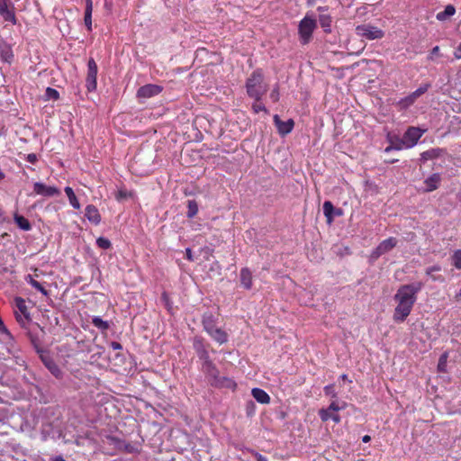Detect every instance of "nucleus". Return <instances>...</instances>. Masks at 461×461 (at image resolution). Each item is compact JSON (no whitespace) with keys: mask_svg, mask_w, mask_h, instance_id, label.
Returning a JSON list of instances; mask_svg holds the SVG:
<instances>
[{"mask_svg":"<svg viewBox=\"0 0 461 461\" xmlns=\"http://www.w3.org/2000/svg\"><path fill=\"white\" fill-rule=\"evenodd\" d=\"M245 410H246L247 416H249V417L253 416L255 414V411H256L255 402L250 399L248 400L245 404Z\"/></svg>","mask_w":461,"mask_h":461,"instance_id":"nucleus-44","label":"nucleus"},{"mask_svg":"<svg viewBox=\"0 0 461 461\" xmlns=\"http://www.w3.org/2000/svg\"><path fill=\"white\" fill-rule=\"evenodd\" d=\"M454 56H455L456 59H461V42L459 43V45L456 49V50L454 52Z\"/></svg>","mask_w":461,"mask_h":461,"instance_id":"nucleus-59","label":"nucleus"},{"mask_svg":"<svg viewBox=\"0 0 461 461\" xmlns=\"http://www.w3.org/2000/svg\"><path fill=\"white\" fill-rule=\"evenodd\" d=\"M423 133L424 131L418 127H409L402 138H400V142H402L403 149H411L417 144Z\"/></svg>","mask_w":461,"mask_h":461,"instance_id":"nucleus-5","label":"nucleus"},{"mask_svg":"<svg viewBox=\"0 0 461 461\" xmlns=\"http://www.w3.org/2000/svg\"><path fill=\"white\" fill-rule=\"evenodd\" d=\"M422 287L423 285L420 282L403 285L397 290V293L394 295V300L414 305L417 300V294L422 289Z\"/></svg>","mask_w":461,"mask_h":461,"instance_id":"nucleus-2","label":"nucleus"},{"mask_svg":"<svg viewBox=\"0 0 461 461\" xmlns=\"http://www.w3.org/2000/svg\"><path fill=\"white\" fill-rule=\"evenodd\" d=\"M92 324L101 331H105L109 329V323L99 316L92 318Z\"/></svg>","mask_w":461,"mask_h":461,"instance_id":"nucleus-34","label":"nucleus"},{"mask_svg":"<svg viewBox=\"0 0 461 461\" xmlns=\"http://www.w3.org/2000/svg\"><path fill=\"white\" fill-rule=\"evenodd\" d=\"M161 300L165 303V304H166V306L167 308L171 307L170 301H169V296H168V294L166 292L162 293Z\"/></svg>","mask_w":461,"mask_h":461,"instance_id":"nucleus-53","label":"nucleus"},{"mask_svg":"<svg viewBox=\"0 0 461 461\" xmlns=\"http://www.w3.org/2000/svg\"><path fill=\"white\" fill-rule=\"evenodd\" d=\"M193 347L202 364L212 361L209 354L210 345L205 344L203 338L195 337L193 341Z\"/></svg>","mask_w":461,"mask_h":461,"instance_id":"nucleus-8","label":"nucleus"},{"mask_svg":"<svg viewBox=\"0 0 461 461\" xmlns=\"http://www.w3.org/2000/svg\"><path fill=\"white\" fill-rule=\"evenodd\" d=\"M447 353H444L440 356V357L438 359V368L439 371H444V367L447 364Z\"/></svg>","mask_w":461,"mask_h":461,"instance_id":"nucleus-51","label":"nucleus"},{"mask_svg":"<svg viewBox=\"0 0 461 461\" xmlns=\"http://www.w3.org/2000/svg\"><path fill=\"white\" fill-rule=\"evenodd\" d=\"M455 13H456V8H455V6H454V5H447L445 7L444 11L439 12V13H438V14H437V16H436V17H437V19H438V21H445V20H447V18H449V17L453 16V15L455 14Z\"/></svg>","mask_w":461,"mask_h":461,"instance_id":"nucleus-31","label":"nucleus"},{"mask_svg":"<svg viewBox=\"0 0 461 461\" xmlns=\"http://www.w3.org/2000/svg\"><path fill=\"white\" fill-rule=\"evenodd\" d=\"M445 153V149L440 148H434L428 149L420 154V162L424 163L428 160L437 158Z\"/></svg>","mask_w":461,"mask_h":461,"instance_id":"nucleus-24","label":"nucleus"},{"mask_svg":"<svg viewBox=\"0 0 461 461\" xmlns=\"http://www.w3.org/2000/svg\"><path fill=\"white\" fill-rule=\"evenodd\" d=\"M345 402H343L342 405H339L337 402H332L328 408L333 412H338L339 411L345 409Z\"/></svg>","mask_w":461,"mask_h":461,"instance_id":"nucleus-50","label":"nucleus"},{"mask_svg":"<svg viewBox=\"0 0 461 461\" xmlns=\"http://www.w3.org/2000/svg\"><path fill=\"white\" fill-rule=\"evenodd\" d=\"M396 302L398 304L394 309L393 320L396 322H402L410 315V313L412 310L413 304L401 302V301H396Z\"/></svg>","mask_w":461,"mask_h":461,"instance_id":"nucleus-12","label":"nucleus"},{"mask_svg":"<svg viewBox=\"0 0 461 461\" xmlns=\"http://www.w3.org/2000/svg\"><path fill=\"white\" fill-rule=\"evenodd\" d=\"M68 198V201H69V203L70 205L74 208V209H79L80 208V203L73 191V189L70 187V186H66L65 189H64Z\"/></svg>","mask_w":461,"mask_h":461,"instance_id":"nucleus-33","label":"nucleus"},{"mask_svg":"<svg viewBox=\"0 0 461 461\" xmlns=\"http://www.w3.org/2000/svg\"><path fill=\"white\" fill-rule=\"evenodd\" d=\"M38 355L45 367L50 372V374L53 376H55L57 379H61L63 377L62 370L59 368V366L57 365L53 357L50 356L49 350H40Z\"/></svg>","mask_w":461,"mask_h":461,"instance_id":"nucleus-4","label":"nucleus"},{"mask_svg":"<svg viewBox=\"0 0 461 461\" xmlns=\"http://www.w3.org/2000/svg\"><path fill=\"white\" fill-rule=\"evenodd\" d=\"M451 264L456 269H461V249H456L451 255Z\"/></svg>","mask_w":461,"mask_h":461,"instance_id":"nucleus-40","label":"nucleus"},{"mask_svg":"<svg viewBox=\"0 0 461 461\" xmlns=\"http://www.w3.org/2000/svg\"><path fill=\"white\" fill-rule=\"evenodd\" d=\"M397 245V240L393 237H390L382 242L373 250L371 257L377 259L382 255L391 251Z\"/></svg>","mask_w":461,"mask_h":461,"instance_id":"nucleus-11","label":"nucleus"},{"mask_svg":"<svg viewBox=\"0 0 461 461\" xmlns=\"http://www.w3.org/2000/svg\"><path fill=\"white\" fill-rule=\"evenodd\" d=\"M14 221L18 227L23 230H30L32 229L30 221L22 215H15Z\"/></svg>","mask_w":461,"mask_h":461,"instance_id":"nucleus-35","label":"nucleus"},{"mask_svg":"<svg viewBox=\"0 0 461 461\" xmlns=\"http://www.w3.org/2000/svg\"><path fill=\"white\" fill-rule=\"evenodd\" d=\"M323 391H324L325 395H327V396H330L332 398L337 397V393L335 391L334 384H328V385L324 386Z\"/></svg>","mask_w":461,"mask_h":461,"instance_id":"nucleus-48","label":"nucleus"},{"mask_svg":"<svg viewBox=\"0 0 461 461\" xmlns=\"http://www.w3.org/2000/svg\"><path fill=\"white\" fill-rule=\"evenodd\" d=\"M256 457H257V461H267V458L266 456H262L261 454H257Z\"/></svg>","mask_w":461,"mask_h":461,"instance_id":"nucleus-62","label":"nucleus"},{"mask_svg":"<svg viewBox=\"0 0 461 461\" xmlns=\"http://www.w3.org/2000/svg\"><path fill=\"white\" fill-rule=\"evenodd\" d=\"M333 411H331L329 408L321 409L319 411V416L322 421H328L330 420Z\"/></svg>","mask_w":461,"mask_h":461,"instance_id":"nucleus-45","label":"nucleus"},{"mask_svg":"<svg viewBox=\"0 0 461 461\" xmlns=\"http://www.w3.org/2000/svg\"><path fill=\"white\" fill-rule=\"evenodd\" d=\"M252 272L248 267H242L240 273V279L242 287L246 290H250L253 286Z\"/></svg>","mask_w":461,"mask_h":461,"instance_id":"nucleus-22","label":"nucleus"},{"mask_svg":"<svg viewBox=\"0 0 461 461\" xmlns=\"http://www.w3.org/2000/svg\"><path fill=\"white\" fill-rule=\"evenodd\" d=\"M14 303H15V306L20 311V312L23 315V317L26 320H29L30 319V313L28 312L25 300L23 299L22 297H16L14 299Z\"/></svg>","mask_w":461,"mask_h":461,"instance_id":"nucleus-32","label":"nucleus"},{"mask_svg":"<svg viewBox=\"0 0 461 461\" xmlns=\"http://www.w3.org/2000/svg\"><path fill=\"white\" fill-rule=\"evenodd\" d=\"M33 191L35 194L46 197H52L60 194V191L57 187L46 185L41 182L34 183Z\"/></svg>","mask_w":461,"mask_h":461,"instance_id":"nucleus-16","label":"nucleus"},{"mask_svg":"<svg viewBox=\"0 0 461 461\" xmlns=\"http://www.w3.org/2000/svg\"><path fill=\"white\" fill-rule=\"evenodd\" d=\"M396 138H399L397 135H392V134H388L387 135V141L389 142V144L391 145H394L396 144Z\"/></svg>","mask_w":461,"mask_h":461,"instance_id":"nucleus-57","label":"nucleus"},{"mask_svg":"<svg viewBox=\"0 0 461 461\" xmlns=\"http://www.w3.org/2000/svg\"><path fill=\"white\" fill-rule=\"evenodd\" d=\"M423 183L425 185L424 192H432L439 186L441 183V176L439 173H434L428 176Z\"/></svg>","mask_w":461,"mask_h":461,"instance_id":"nucleus-18","label":"nucleus"},{"mask_svg":"<svg viewBox=\"0 0 461 461\" xmlns=\"http://www.w3.org/2000/svg\"><path fill=\"white\" fill-rule=\"evenodd\" d=\"M220 384H212V386H215V387H227V388H232L234 389L236 387V383L228 378V377H221L220 376Z\"/></svg>","mask_w":461,"mask_h":461,"instance_id":"nucleus-38","label":"nucleus"},{"mask_svg":"<svg viewBox=\"0 0 461 461\" xmlns=\"http://www.w3.org/2000/svg\"><path fill=\"white\" fill-rule=\"evenodd\" d=\"M217 323V318L212 313V312H204L202 316V324L203 327V330L209 333L216 327Z\"/></svg>","mask_w":461,"mask_h":461,"instance_id":"nucleus-21","label":"nucleus"},{"mask_svg":"<svg viewBox=\"0 0 461 461\" xmlns=\"http://www.w3.org/2000/svg\"><path fill=\"white\" fill-rule=\"evenodd\" d=\"M317 27L316 20L306 14L299 23L298 34L301 44H308L312 38L314 30Z\"/></svg>","mask_w":461,"mask_h":461,"instance_id":"nucleus-3","label":"nucleus"},{"mask_svg":"<svg viewBox=\"0 0 461 461\" xmlns=\"http://www.w3.org/2000/svg\"><path fill=\"white\" fill-rule=\"evenodd\" d=\"M356 32L357 35L369 40H378L384 36V32L376 26L371 24H361L357 26Z\"/></svg>","mask_w":461,"mask_h":461,"instance_id":"nucleus-6","label":"nucleus"},{"mask_svg":"<svg viewBox=\"0 0 461 461\" xmlns=\"http://www.w3.org/2000/svg\"><path fill=\"white\" fill-rule=\"evenodd\" d=\"M252 109L255 113H258L259 112L267 113V109L266 108V106L263 104L259 103V101H256L252 104Z\"/></svg>","mask_w":461,"mask_h":461,"instance_id":"nucleus-49","label":"nucleus"},{"mask_svg":"<svg viewBox=\"0 0 461 461\" xmlns=\"http://www.w3.org/2000/svg\"><path fill=\"white\" fill-rule=\"evenodd\" d=\"M362 440H363V442L367 443V442H369V441L371 440V438H370V436H368V435H365V436L362 438Z\"/></svg>","mask_w":461,"mask_h":461,"instance_id":"nucleus-64","label":"nucleus"},{"mask_svg":"<svg viewBox=\"0 0 461 461\" xmlns=\"http://www.w3.org/2000/svg\"><path fill=\"white\" fill-rule=\"evenodd\" d=\"M335 423H339L341 419L340 416L337 412H333L330 418Z\"/></svg>","mask_w":461,"mask_h":461,"instance_id":"nucleus-60","label":"nucleus"},{"mask_svg":"<svg viewBox=\"0 0 461 461\" xmlns=\"http://www.w3.org/2000/svg\"><path fill=\"white\" fill-rule=\"evenodd\" d=\"M92 12H93V1L86 0V10H85V17L84 22L85 25L87 28V31H92Z\"/></svg>","mask_w":461,"mask_h":461,"instance_id":"nucleus-27","label":"nucleus"},{"mask_svg":"<svg viewBox=\"0 0 461 461\" xmlns=\"http://www.w3.org/2000/svg\"><path fill=\"white\" fill-rule=\"evenodd\" d=\"M163 90V87L155 85V84H148L140 87L137 91V97L139 98H150L155 95L160 94Z\"/></svg>","mask_w":461,"mask_h":461,"instance_id":"nucleus-13","label":"nucleus"},{"mask_svg":"<svg viewBox=\"0 0 461 461\" xmlns=\"http://www.w3.org/2000/svg\"><path fill=\"white\" fill-rule=\"evenodd\" d=\"M251 394L253 398L259 403L267 404L270 402V396L261 388H253Z\"/></svg>","mask_w":461,"mask_h":461,"instance_id":"nucleus-26","label":"nucleus"},{"mask_svg":"<svg viewBox=\"0 0 461 461\" xmlns=\"http://www.w3.org/2000/svg\"><path fill=\"white\" fill-rule=\"evenodd\" d=\"M323 213L327 223L331 224L336 216H341L343 211L341 208H335L330 201H325L323 203Z\"/></svg>","mask_w":461,"mask_h":461,"instance_id":"nucleus-17","label":"nucleus"},{"mask_svg":"<svg viewBox=\"0 0 461 461\" xmlns=\"http://www.w3.org/2000/svg\"><path fill=\"white\" fill-rule=\"evenodd\" d=\"M0 58L4 62L11 63L14 59L12 47L5 41H0Z\"/></svg>","mask_w":461,"mask_h":461,"instance_id":"nucleus-20","label":"nucleus"},{"mask_svg":"<svg viewBox=\"0 0 461 461\" xmlns=\"http://www.w3.org/2000/svg\"><path fill=\"white\" fill-rule=\"evenodd\" d=\"M201 370L208 379L211 385L220 384V372L213 361L202 364Z\"/></svg>","mask_w":461,"mask_h":461,"instance_id":"nucleus-10","label":"nucleus"},{"mask_svg":"<svg viewBox=\"0 0 461 461\" xmlns=\"http://www.w3.org/2000/svg\"><path fill=\"white\" fill-rule=\"evenodd\" d=\"M187 212H186V216L188 218H194L197 212H198V204L197 203L194 201V200H189L187 202Z\"/></svg>","mask_w":461,"mask_h":461,"instance_id":"nucleus-37","label":"nucleus"},{"mask_svg":"<svg viewBox=\"0 0 461 461\" xmlns=\"http://www.w3.org/2000/svg\"><path fill=\"white\" fill-rule=\"evenodd\" d=\"M25 159L31 164H35L38 161V157L35 153H30L26 155Z\"/></svg>","mask_w":461,"mask_h":461,"instance_id":"nucleus-52","label":"nucleus"},{"mask_svg":"<svg viewBox=\"0 0 461 461\" xmlns=\"http://www.w3.org/2000/svg\"><path fill=\"white\" fill-rule=\"evenodd\" d=\"M108 439L112 443H113L119 449H122L127 453L131 454V453L138 452V449L134 446H132L130 443L125 442L124 440L118 438L117 437L110 436V437H108Z\"/></svg>","mask_w":461,"mask_h":461,"instance_id":"nucleus-23","label":"nucleus"},{"mask_svg":"<svg viewBox=\"0 0 461 461\" xmlns=\"http://www.w3.org/2000/svg\"><path fill=\"white\" fill-rule=\"evenodd\" d=\"M319 23L325 33L331 32L332 18L328 14H321L319 15Z\"/></svg>","mask_w":461,"mask_h":461,"instance_id":"nucleus-28","label":"nucleus"},{"mask_svg":"<svg viewBox=\"0 0 461 461\" xmlns=\"http://www.w3.org/2000/svg\"><path fill=\"white\" fill-rule=\"evenodd\" d=\"M403 147H402V142H400V138H396V144L394 145H389L387 146L385 149H384V152L385 153H389L391 152L392 150H401L402 149Z\"/></svg>","mask_w":461,"mask_h":461,"instance_id":"nucleus-46","label":"nucleus"},{"mask_svg":"<svg viewBox=\"0 0 461 461\" xmlns=\"http://www.w3.org/2000/svg\"><path fill=\"white\" fill-rule=\"evenodd\" d=\"M6 348L8 353L15 358V363L17 365L21 366L25 365L24 359L22 357L16 355L17 350L15 349L14 341L13 342V347L11 346V344H6Z\"/></svg>","mask_w":461,"mask_h":461,"instance_id":"nucleus-36","label":"nucleus"},{"mask_svg":"<svg viewBox=\"0 0 461 461\" xmlns=\"http://www.w3.org/2000/svg\"><path fill=\"white\" fill-rule=\"evenodd\" d=\"M273 120L277 131L281 136L287 135L294 129V122L293 119H288L287 121L284 122L280 119L279 115L275 114Z\"/></svg>","mask_w":461,"mask_h":461,"instance_id":"nucleus-15","label":"nucleus"},{"mask_svg":"<svg viewBox=\"0 0 461 461\" xmlns=\"http://www.w3.org/2000/svg\"><path fill=\"white\" fill-rule=\"evenodd\" d=\"M0 15L5 22H10L14 25L17 23L14 5L11 0H0Z\"/></svg>","mask_w":461,"mask_h":461,"instance_id":"nucleus-9","label":"nucleus"},{"mask_svg":"<svg viewBox=\"0 0 461 461\" xmlns=\"http://www.w3.org/2000/svg\"><path fill=\"white\" fill-rule=\"evenodd\" d=\"M43 334L44 331L40 327H37L34 330H29L27 332V336L37 354H39L40 350H45V348L41 347V339Z\"/></svg>","mask_w":461,"mask_h":461,"instance_id":"nucleus-14","label":"nucleus"},{"mask_svg":"<svg viewBox=\"0 0 461 461\" xmlns=\"http://www.w3.org/2000/svg\"><path fill=\"white\" fill-rule=\"evenodd\" d=\"M440 267L439 266H432L430 267H428L427 270H426V274L427 275H431L432 272H438V271H440Z\"/></svg>","mask_w":461,"mask_h":461,"instance_id":"nucleus-56","label":"nucleus"},{"mask_svg":"<svg viewBox=\"0 0 461 461\" xmlns=\"http://www.w3.org/2000/svg\"><path fill=\"white\" fill-rule=\"evenodd\" d=\"M85 217L95 225H98L102 220L98 209L93 204H88L86 207Z\"/></svg>","mask_w":461,"mask_h":461,"instance_id":"nucleus-19","label":"nucleus"},{"mask_svg":"<svg viewBox=\"0 0 461 461\" xmlns=\"http://www.w3.org/2000/svg\"><path fill=\"white\" fill-rule=\"evenodd\" d=\"M185 258L188 261H194V258L193 257L192 249L190 248L185 249Z\"/></svg>","mask_w":461,"mask_h":461,"instance_id":"nucleus-55","label":"nucleus"},{"mask_svg":"<svg viewBox=\"0 0 461 461\" xmlns=\"http://www.w3.org/2000/svg\"><path fill=\"white\" fill-rule=\"evenodd\" d=\"M132 196V193L126 188H120L115 194V199L118 202H122Z\"/></svg>","mask_w":461,"mask_h":461,"instance_id":"nucleus-39","label":"nucleus"},{"mask_svg":"<svg viewBox=\"0 0 461 461\" xmlns=\"http://www.w3.org/2000/svg\"><path fill=\"white\" fill-rule=\"evenodd\" d=\"M96 245L99 249H109L112 247L111 241L104 237H99L96 239Z\"/></svg>","mask_w":461,"mask_h":461,"instance_id":"nucleus-42","label":"nucleus"},{"mask_svg":"<svg viewBox=\"0 0 461 461\" xmlns=\"http://www.w3.org/2000/svg\"><path fill=\"white\" fill-rule=\"evenodd\" d=\"M110 346L113 350H121L122 348V344L117 341H112Z\"/></svg>","mask_w":461,"mask_h":461,"instance_id":"nucleus-58","label":"nucleus"},{"mask_svg":"<svg viewBox=\"0 0 461 461\" xmlns=\"http://www.w3.org/2000/svg\"><path fill=\"white\" fill-rule=\"evenodd\" d=\"M25 281L43 295L47 296L49 294V291L40 282L35 280L32 275H27L25 276Z\"/></svg>","mask_w":461,"mask_h":461,"instance_id":"nucleus-29","label":"nucleus"},{"mask_svg":"<svg viewBox=\"0 0 461 461\" xmlns=\"http://www.w3.org/2000/svg\"><path fill=\"white\" fill-rule=\"evenodd\" d=\"M208 334L214 341L221 345L226 343L229 339L227 332L221 328H215Z\"/></svg>","mask_w":461,"mask_h":461,"instance_id":"nucleus-25","label":"nucleus"},{"mask_svg":"<svg viewBox=\"0 0 461 461\" xmlns=\"http://www.w3.org/2000/svg\"><path fill=\"white\" fill-rule=\"evenodd\" d=\"M269 98L271 99V101L273 103H276L279 101V98H280V93H279V86L278 85H276L274 86V88L272 89L270 95H269Z\"/></svg>","mask_w":461,"mask_h":461,"instance_id":"nucleus-47","label":"nucleus"},{"mask_svg":"<svg viewBox=\"0 0 461 461\" xmlns=\"http://www.w3.org/2000/svg\"><path fill=\"white\" fill-rule=\"evenodd\" d=\"M46 100H58L59 98V93L52 87H47L45 90Z\"/></svg>","mask_w":461,"mask_h":461,"instance_id":"nucleus-43","label":"nucleus"},{"mask_svg":"<svg viewBox=\"0 0 461 461\" xmlns=\"http://www.w3.org/2000/svg\"><path fill=\"white\" fill-rule=\"evenodd\" d=\"M438 53H439V47H438V46H435V47L431 50V51H430V53H429V55L428 59H430V60H432V59H433V57H434L435 55H438Z\"/></svg>","mask_w":461,"mask_h":461,"instance_id":"nucleus-54","label":"nucleus"},{"mask_svg":"<svg viewBox=\"0 0 461 461\" xmlns=\"http://www.w3.org/2000/svg\"><path fill=\"white\" fill-rule=\"evenodd\" d=\"M429 87H430V84H429V83L420 86L414 92L411 93V97L419 98L420 95L425 94L429 90Z\"/></svg>","mask_w":461,"mask_h":461,"instance_id":"nucleus-41","label":"nucleus"},{"mask_svg":"<svg viewBox=\"0 0 461 461\" xmlns=\"http://www.w3.org/2000/svg\"><path fill=\"white\" fill-rule=\"evenodd\" d=\"M0 334L4 336L3 341L5 344H11V346L13 347V342L14 340V338L12 335V333L9 331L7 327L5 325L1 317H0Z\"/></svg>","mask_w":461,"mask_h":461,"instance_id":"nucleus-30","label":"nucleus"},{"mask_svg":"<svg viewBox=\"0 0 461 461\" xmlns=\"http://www.w3.org/2000/svg\"><path fill=\"white\" fill-rule=\"evenodd\" d=\"M245 87L249 97L253 98L255 101L261 100L268 89L261 68H257L250 74L246 80Z\"/></svg>","mask_w":461,"mask_h":461,"instance_id":"nucleus-1","label":"nucleus"},{"mask_svg":"<svg viewBox=\"0 0 461 461\" xmlns=\"http://www.w3.org/2000/svg\"><path fill=\"white\" fill-rule=\"evenodd\" d=\"M416 99H417V98H412V97H411V94L406 97V101H407L409 104H413V103L415 102V100H416Z\"/></svg>","mask_w":461,"mask_h":461,"instance_id":"nucleus-63","label":"nucleus"},{"mask_svg":"<svg viewBox=\"0 0 461 461\" xmlns=\"http://www.w3.org/2000/svg\"><path fill=\"white\" fill-rule=\"evenodd\" d=\"M97 71L98 67L93 58H90L87 62V75L86 78V87L88 92H94L97 87Z\"/></svg>","mask_w":461,"mask_h":461,"instance_id":"nucleus-7","label":"nucleus"},{"mask_svg":"<svg viewBox=\"0 0 461 461\" xmlns=\"http://www.w3.org/2000/svg\"><path fill=\"white\" fill-rule=\"evenodd\" d=\"M50 461H66V460L62 456H56L50 458Z\"/></svg>","mask_w":461,"mask_h":461,"instance_id":"nucleus-61","label":"nucleus"}]
</instances>
